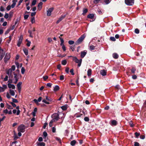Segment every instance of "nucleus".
Segmentation results:
<instances>
[{"label":"nucleus","instance_id":"49","mask_svg":"<svg viewBox=\"0 0 146 146\" xmlns=\"http://www.w3.org/2000/svg\"><path fill=\"white\" fill-rule=\"evenodd\" d=\"M110 39L111 40L113 41H115L116 40L115 38L114 37H111Z\"/></svg>","mask_w":146,"mask_h":146},{"label":"nucleus","instance_id":"12","mask_svg":"<svg viewBox=\"0 0 146 146\" xmlns=\"http://www.w3.org/2000/svg\"><path fill=\"white\" fill-rule=\"evenodd\" d=\"M117 123V121L115 120H112L110 122V124L112 126H115Z\"/></svg>","mask_w":146,"mask_h":146},{"label":"nucleus","instance_id":"48","mask_svg":"<svg viewBox=\"0 0 146 146\" xmlns=\"http://www.w3.org/2000/svg\"><path fill=\"white\" fill-rule=\"evenodd\" d=\"M27 40V45L28 46H29L31 45V42L29 41L28 40Z\"/></svg>","mask_w":146,"mask_h":146},{"label":"nucleus","instance_id":"60","mask_svg":"<svg viewBox=\"0 0 146 146\" xmlns=\"http://www.w3.org/2000/svg\"><path fill=\"white\" fill-rule=\"evenodd\" d=\"M52 84L50 83H48L47 84L46 86L49 87H51Z\"/></svg>","mask_w":146,"mask_h":146},{"label":"nucleus","instance_id":"15","mask_svg":"<svg viewBox=\"0 0 146 146\" xmlns=\"http://www.w3.org/2000/svg\"><path fill=\"white\" fill-rule=\"evenodd\" d=\"M87 53V51L86 50H84L83 51H82L81 53V57L82 58H83L86 55Z\"/></svg>","mask_w":146,"mask_h":146},{"label":"nucleus","instance_id":"34","mask_svg":"<svg viewBox=\"0 0 146 146\" xmlns=\"http://www.w3.org/2000/svg\"><path fill=\"white\" fill-rule=\"evenodd\" d=\"M55 139L56 140L58 141L60 143H61V140L59 138L56 137H55Z\"/></svg>","mask_w":146,"mask_h":146},{"label":"nucleus","instance_id":"9","mask_svg":"<svg viewBox=\"0 0 146 146\" xmlns=\"http://www.w3.org/2000/svg\"><path fill=\"white\" fill-rule=\"evenodd\" d=\"M66 15H61L60 17L58 18V19L56 23L57 24H58L66 17Z\"/></svg>","mask_w":146,"mask_h":146},{"label":"nucleus","instance_id":"62","mask_svg":"<svg viewBox=\"0 0 146 146\" xmlns=\"http://www.w3.org/2000/svg\"><path fill=\"white\" fill-rule=\"evenodd\" d=\"M3 112L5 114H7L8 113V110L7 109H5L3 111Z\"/></svg>","mask_w":146,"mask_h":146},{"label":"nucleus","instance_id":"44","mask_svg":"<svg viewBox=\"0 0 146 146\" xmlns=\"http://www.w3.org/2000/svg\"><path fill=\"white\" fill-rule=\"evenodd\" d=\"M101 0H94L93 2L94 4H96L98 3Z\"/></svg>","mask_w":146,"mask_h":146},{"label":"nucleus","instance_id":"43","mask_svg":"<svg viewBox=\"0 0 146 146\" xmlns=\"http://www.w3.org/2000/svg\"><path fill=\"white\" fill-rule=\"evenodd\" d=\"M64 79V76L63 75H61L60 76V80H63Z\"/></svg>","mask_w":146,"mask_h":146},{"label":"nucleus","instance_id":"38","mask_svg":"<svg viewBox=\"0 0 146 146\" xmlns=\"http://www.w3.org/2000/svg\"><path fill=\"white\" fill-rule=\"evenodd\" d=\"M104 1L106 4H108L110 2V0H104Z\"/></svg>","mask_w":146,"mask_h":146},{"label":"nucleus","instance_id":"64","mask_svg":"<svg viewBox=\"0 0 146 146\" xmlns=\"http://www.w3.org/2000/svg\"><path fill=\"white\" fill-rule=\"evenodd\" d=\"M134 146H139V144L137 142L134 143Z\"/></svg>","mask_w":146,"mask_h":146},{"label":"nucleus","instance_id":"56","mask_svg":"<svg viewBox=\"0 0 146 146\" xmlns=\"http://www.w3.org/2000/svg\"><path fill=\"white\" fill-rule=\"evenodd\" d=\"M59 38H60L61 43H64V40L63 38H62V37H60V36H59Z\"/></svg>","mask_w":146,"mask_h":146},{"label":"nucleus","instance_id":"4","mask_svg":"<svg viewBox=\"0 0 146 146\" xmlns=\"http://www.w3.org/2000/svg\"><path fill=\"white\" fill-rule=\"evenodd\" d=\"M125 4L128 5H133L134 3V0H125Z\"/></svg>","mask_w":146,"mask_h":146},{"label":"nucleus","instance_id":"35","mask_svg":"<svg viewBox=\"0 0 146 146\" xmlns=\"http://www.w3.org/2000/svg\"><path fill=\"white\" fill-rule=\"evenodd\" d=\"M68 43L69 44L72 45L74 43V41H73V40H69L68 41Z\"/></svg>","mask_w":146,"mask_h":146},{"label":"nucleus","instance_id":"2","mask_svg":"<svg viewBox=\"0 0 146 146\" xmlns=\"http://www.w3.org/2000/svg\"><path fill=\"white\" fill-rule=\"evenodd\" d=\"M25 126L23 125H21L18 127L17 130L18 131L23 133L25 131Z\"/></svg>","mask_w":146,"mask_h":146},{"label":"nucleus","instance_id":"40","mask_svg":"<svg viewBox=\"0 0 146 146\" xmlns=\"http://www.w3.org/2000/svg\"><path fill=\"white\" fill-rule=\"evenodd\" d=\"M61 109L63 110H65L67 109V107L65 106H63L61 107Z\"/></svg>","mask_w":146,"mask_h":146},{"label":"nucleus","instance_id":"17","mask_svg":"<svg viewBox=\"0 0 146 146\" xmlns=\"http://www.w3.org/2000/svg\"><path fill=\"white\" fill-rule=\"evenodd\" d=\"M100 74L103 76L106 75V72L104 70H102L100 71Z\"/></svg>","mask_w":146,"mask_h":146},{"label":"nucleus","instance_id":"36","mask_svg":"<svg viewBox=\"0 0 146 146\" xmlns=\"http://www.w3.org/2000/svg\"><path fill=\"white\" fill-rule=\"evenodd\" d=\"M12 100L13 102V103H18V101L16 99L14 98H12Z\"/></svg>","mask_w":146,"mask_h":146},{"label":"nucleus","instance_id":"23","mask_svg":"<svg viewBox=\"0 0 146 146\" xmlns=\"http://www.w3.org/2000/svg\"><path fill=\"white\" fill-rule=\"evenodd\" d=\"M16 109L17 110V115H19L20 112V111L19 110V106H17L16 107Z\"/></svg>","mask_w":146,"mask_h":146},{"label":"nucleus","instance_id":"55","mask_svg":"<svg viewBox=\"0 0 146 146\" xmlns=\"http://www.w3.org/2000/svg\"><path fill=\"white\" fill-rule=\"evenodd\" d=\"M4 17L6 19H7L9 17V15L7 13H6L4 16Z\"/></svg>","mask_w":146,"mask_h":146},{"label":"nucleus","instance_id":"52","mask_svg":"<svg viewBox=\"0 0 146 146\" xmlns=\"http://www.w3.org/2000/svg\"><path fill=\"white\" fill-rule=\"evenodd\" d=\"M84 120L86 121H88L89 120V119L88 117H85L84 118Z\"/></svg>","mask_w":146,"mask_h":146},{"label":"nucleus","instance_id":"46","mask_svg":"<svg viewBox=\"0 0 146 146\" xmlns=\"http://www.w3.org/2000/svg\"><path fill=\"white\" fill-rule=\"evenodd\" d=\"M31 22L32 23H33L35 22V19L34 17H32L31 19Z\"/></svg>","mask_w":146,"mask_h":146},{"label":"nucleus","instance_id":"5","mask_svg":"<svg viewBox=\"0 0 146 146\" xmlns=\"http://www.w3.org/2000/svg\"><path fill=\"white\" fill-rule=\"evenodd\" d=\"M10 55L9 53H7L4 58V61L5 63H6L7 61L10 59Z\"/></svg>","mask_w":146,"mask_h":146},{"label":"nucleus","instance_id":"59","mask_svg":"<svg viewBox=\"0 0 146 146\" xmlns=\"http://www.w3.org/2000/svg\"><path fill=\"white\" fill-rule=\"evenodd\" d=\"M70 48L71 49L72 51H73L74 50V46H70Z\"/></svg>","mask_w":146,"mask_h":146},{"label":"nucleus","instance_id":"16","mask_svg":"<svg viewBox=\"0 0 146 146\" xmlns=\"http://www.w3.org/2000/svg\"><path fill=\"white\" fill-rule=\"evenodd\" d=\"M94 17L93 14H90L87 16V17L91 19H93Z\"/></svg>","mask_w":146,"mask_h":146},{"label":"nucleus","instance_id":"6","mask_svg":"<svg viewBox=\"0 0 146 146\" xmlns=\"http://www.w3.org/2000/svg\"><path fill=\"white\" fill-rule=\"evenodd\" d=\"M23 39V36L22 35H21L20 37H19V39L18 41L17 44V45L18 47L20 46L22 42Z\"/></svg>","mask_w":146,"mask_h":146},{"label":"nucleus","instance_id":"25","mask_svg":"<svg viewBox=\"0 0 146 146\" xmlns=\"http://www.w3.org/2000/svg\"><path fill=\"white\" fill-rule=\"evenodd\" d=\"M59 89V87L58 86H56L54 88V91H58Z\"/></svg>","mask_w":146,"mask_h":146},{"label":"nucleus","instance_id":"54","mask_svg":"<svg viewBox=\"0 0 146 146\" xmlns=\"http://www.w3.org/2000/svg\"><path fill=\"white\" fill-rule=\"evenodd\" d=\"M70 72L72 74V75H74V70L73 69H72L70 70Z\"/></svg>","mask_w":146,"mask_h":146},{"label":"nucleus","instance_id":"28","mask_svg":"<svg viewBox=\"0 0 146 146\" xmlns=\"http://www.w3.org/2000/svg\"><path fill=\"white\" fill-rule=\"evenodd\" d=\"M43 138L44 139L46 138V137L47 136V133L46 132L44 131L43 133Z\"/></svg>","mask_w":146,"mask_h":146},{"label":"nucleus","instance_id":"18","mask_svg":"<svg viewBox=\"0 0 146 146\" xmlns=\"http://www.w3.org/2000/svg\"><path fill=\"white\" fill-rule=\"evenodd\" d=\"M15 64L16 65L18 69L19 68H20L22 66V64L21 63L19 64L17 62H15Z\"/></svg>","mask_w":146,"mask_h":146},{"label":"nucleus","instance_id":"42","mask_svg":"<svg viewBox=\"0 0 146 146\" xmlns=\"http://www.w3.org/2000/svg\"><path fill=\"white\" fill-rule=\"evenodd\" d=\"M135 32L136 34H139V30L138 29H136L135 30Z\"/></svg>","mask_w":146,"mask_h":146},{"label":"nucleus","instance_id":"10","mask_svg":"<svg viewBox=\"0 0 146 146\" xmlns=\"http://www.w3.org/2000/svg\"><path fill=\"white\" fill-rule=\"evenodd\" d=\"M54 10V8L53 7L50 8L48 9L47 11V16H50L51 15V13Z\"/></svg>","mask_w":146,"mask_h":146},{"label":"nucleus","instance_id":"27","mask_svg":"<svg viewBox=\"0 0 146 146\" xmlns=\"http://www.w3.org/2000/svg\"><path fill=\"white\" fill-rule=\"evenodd\" d=\"M113 57L115 59L117 58L118 57V55L116 53H115L113 54Z\"/></svg>","mask_w":146,"mask_h":146},{"label":"nucleus","instance_id":"13","mask_svg":"<svg viewBox=\"0 0 146 146\" xmlns=\"http://www.w3.org/2000/svg\"><path fill=\"white\" fill-rule=\"evenodd\" d=\"M13 71V70H11V69H9L7 71V74L9 76V77L12 76Z\"/></svg>","mask_w":146,"mask_h":146},{"label":"nucleus","instance_id":"22","mask_svg":"<svg viewBox=\"0 0 146 146\" xmlns=\"http://www.w3.org/2000/svg\"><path fill=\"white\" fill-rule=\"evenodd\" d=\"M92 70L89 69L87 71V75L88 76H90L91 75Z\"/></svg>","mask_w":146,"mask_h":146},{"label":"nucleus","instance_id":"8","mask_svg":"<svg viewBox=\"0 0 146 146\" xmlns=\"http://www.w3.org/2000/svg\"><path fill=\"white\" fill-rule=\"evenodd\" d=\"M59 114L57 113H55L52 115V119H56L57 121L58 119L59 118Z\"/></svg>","mask_w":146,"mask_h":146},{"label":"nucleus","instance_id":"53","mask_svg":"<svg viewBox=\"0 0 146 146\" xmlns=\"http://www.w3.org/2000/svg\"><path fill=\"white\" fill-rule=\"evenodd\" d=\"M43 78L44 80L46 81L48 78V76H43Z\"/></svg>","mask_w":146,"mask_h":146},{"label":"nucleus","instance_id":"19","mask_svg":"<svg viewBox=\"0 0 146 146\" xmlns=\"http://www.w3.org/2000/svg\"><path fill=\"white\" fill-rule=\"evenodd\" d=\"M45 144L44 142H39L37 144V146H45Z\"/></svg>","mask_w":146,"mask_h":146},{"label":"nucleus","instance_id":"50","mask_svg":"<svg viewBox=\"0 0 146 146\" xmlns=\"http://www.w3.org/2000/svg\"><path fill=\"white\" fill-rule=\"evenodd\" d=\"M135 137H138L140 135V134L139 133H138L137 132H135Z\"/></svg>","mask_w":146,"mask_h":146},{"label":"nucleus","instance_id":"39","mask_svg":"<svg viewBox=\"0 0 146 146\" xmlns=\"http://www.w3.org/2000/svg\"><path fill=\"white\" fill-rule=\"evenodd\" d=\"M90 48L91 50H94L95 48V46L93 45H91L90 46Z\"/></svg>","mask_w":146,"mask_h":146},{"label":"nucleus","instance_id":"32","mask_svg":"<svg viewBox=\"0 0 146 146\" xmlns=\"http://www.w3.org/2000/svg\"><path fill=\"white\" fill-rule=\"evenodd\" d=\"M25 70L24 67H22L21 69V72L22 74H24Z\"/></svg>","mask_w":146,"mask_h":146},{"label":"nucleus","instance_id":"14","mask_svg":"<svg viewBox=\"0 0 146 146\" xmlns=\"http://www.w3.org/2000/svg\"><path fill=\"white\" fill-rule=\"evenodd\" d=\"M7 85L8 88L10 89L12 88L13 89H14L15 88V86L13 84L8 83Z\"/></svg>","mask_w":146,"mask_h":146},{"label":"nucleus","instance_id":"63","mask_svg":"<svg viewBox=\"0 0 146 146\" xmlns=\"http://www.w3.org/2000/svg\"><path fill=\"white\" fill-rule=\"evenodd\" d=\"M0 10L1 11H4V9L3 7L1 6L0 8Z\"/></svg>","mask_w":146,"mask_h":146},{"label":"nucleus","instance_id":"3","mask_svg":"<svg viewBox=\"0 0 146 146\" xmlns=\"http://www.w3.org/2000/svg\"><path fill=\"white\" fill-rule=\"evenodd\" d=\"M86 36L85 34L82 35L77 41V43L78 44L80 43L85 38Z\"/></svg>","mask_w":146,"mask_h":146},{"label":"nucleus","instance_id":"41","mask_svg":"<svg viewBox=\"0 0 146 146\" xmlns=\"http://www.w3.org/2000/svg\"><path fill=\"white\" fill-rule=\"evenodd\" d=\"M131 72L132 73L134 74L135 73V72L136 70V69L135 68H133L131 69Z\"/></svg>","mask_w":146,"mask_h":146},{"label":"nucleus","instance_id":"61","mask_svg":"<svg viewBox=\"0 0 146 146\" xmlns=\"http://www.w3.org/2000/svg\"><path fill=\"white\" fill-rule=\"evenodd\" d=\"M6 96H7V97L8 98V99H9L11 98V96H10V95H9V94L7 92V95H6Z\"/></svg>","mask_w":146,"mask_h":146},{"label":"nucleus","instance_id":"7","mask_svg":"<svg viewBox=\"0 0 146 146\" xmlns=\"http://www.w3.org/2000/svg\"><path fill=\"white\" fill-rule=\"evenodd\" d=\"M5 54V51L0 48V56L1 57V60L3 59Z\"/></svg>","mask_w":146,"mask_h":146},{"label":"nucleus","instance_id":"11","mask_svg":"<svg viewBox=\"0 0 146 146\" xmlns=\"http://www.w3.org/2000/svg\"><path fill=\"white\" fill-rule=\"evenodd\" d=\"M2 86V87L0 86V92H3L7 88V85L3 84Z\"/></svg>","mask_w":146,"mask_h":146},{"label":"nucleus","instance_id":"30","mask_svg":"<svg viewBox=\"0 0 146 146\" xmlns=\"http://www.w3.org/2000/svg\"><path fill=\"white\" fill-rule=\"evenodd\" d=\"M21 84H22V82H19V83H18V84H17V86L18 88H21Z\"/></svg>","mask_w":146,"mask_h":146},{"label":"nucleus","instance_id":"47","mask_svg":"<svg viewBox=\"0 0 146 146\" xmlns=\"http://www.w3.org/2000/svg\"><path fill=\"white\" fill-rule=\"evenodd\" d=\"M42 102L43 103H44L47 104H49V102H47L46 100L45 99H44L42 100Z\"/></svg>","mask_w":146,"mask_h":146},{"label":"nucleus","instance_id":"33","mask_svg":"<svg viewBox=\"0 0 146 146\" xmlns=\"http://www.w3.org/2000/svg\"><path fill=\"white\" fill-rule=\"evenodd\" d=\"M36 3V0H33L31 3V6L35 5Z\"/></svg>","mask_w":146,"mask_h":146},{"label":"nucleus","instance_id":"31","mask_svg":"<svg viewBox=\"0 0 146 146\" xmlns=\"http://www.w3.org/2000/svg\"><path fill=\"white\" fill-rule=\"evenodd\" d=\"M88 12V9H83V13L82 14L84 15L85 14Z\"/></svg>","mask_w":146,"mask_h":146},{"label":"nucleus","instance_id":"21","mask_svg":"<svg viewBox=\"0 0 146 146\" xmlns=\"http://www.w3.org/2000/svg\"><path fill=\"white\" fill-rule=\"evenodd\" d=\"M23 52L26 55H27L28 54V51L27 49L24 48L23 49Z\"/></svg>","mask_w":146,"mask_h":146},{"label":"nucleus","instance_id":"20","mask_svg":"<svg viewBox=\"0 0 146 146\" xmlns=\"http://www.w3.org/2000/svg\"><path fill=\"white\" fill-rule=\"evenodd\" d=\"M9 93L12 96H14L15 95V92L13 90L11 89L9 90Z\"/></svg>","mask_w":146,"mask_h":146},{"label":"nucleus","instance_id":"58","mask_svg":"<svg viewBox=\"0 0 146 146\" xmlns=\"http://www.w3.org/2000/svg\"><path fill=\"white\" fill-rule=\"evenodd\" d=\"M11 7V6L9 5L7 7L6 9L8 11H9L10 10Z\"/></svg>","mask_w":146,"mask_h":146},{"label":"nucleus","instance_id":"26","mask_svg":"<svg viewBox=\"0 0 146 146\" xmlns=\"http://www.w3.org/2000/svg\"><path fill=\"white\" fill-rule=\"evenodd\" d=\"M76 143V141L75 140H73L71 142L70 145L72 146H74Z\"/></svg>","mask_w":146,"mask_h":146},{"label":"nucleus","instance_id":"37","mask_svg":"<svg viewBox=\"0 0 146 146\" xmlns=\"http://www.w3.org/2000/svg\"><path fill=\"white\" fill-rule=\"evenodd\" d=\"M129 124L130 126L131 127H132L134 126V125L132 122L131 121H130L129 122Z\"/></svg>","mask_w":146,"mask_h":146},{"label":"nucleus","instance_id":"57","mask_svg":"<svg viewBox=\"0 0 146 146\" xmlns=\"http://www.w3.org/2000/svg\"><path fill=\"white\" fill-rule=\"evenodd\" d=\"M56 129L55 127H52V131L53 133H55L56 132Z\"/></svg>","mask_w":146,"mask_h":146},{"label":"nucleus","instance_id":"1","mask_svg":"<svg viewBox=\"0 0 146 146\" xmlns=\"http://www.w3.org/2000/svg\"><path fill=\"white\" fill-rule=\"evenodd\" d=\"M73 60L76 63H78V66L80 67L81 66L82 63V60L80 59L79 60L76 57L74 56L73 57Z\"/></svg>","mask_w":146,"mask_h":146},{"label":"nucleus","instance_id":"29","mask_svg":"<svg viewBox=\"0 0 146 146\" xmlns=\"http://www.w3.org/2000/svg\"><path fill=\"white\" fill-rule=\"evenodd\" d=\"M62 64L63 65H65L67 63V61L66 60H63L61 62Z\"/></svg>","mask_w":146,"mask_h":146},{"label":"nucleus","instance_id":"51","mask_svg":"<svg viewBox=\"0 0 146 146\" xmlns=\"http://www.w3.org/2000/svg\"><path fill=\"white\" fill-rule=\"evenodd\" d=\"M28 32L29 33L30 35L29 36L32 38L33 37V36L32 35V32L30 30H29L28 31Z\"/></svg>","mask_w":146,"mask_h":146},{"label":"nucleus","instance_id":"24","mask_svg":"<svg viewBox=\"0 0 146 146\" xmlns=\"http://www.w3.org/2000/svg\"><path fill=\"white\" fill-rule=\"evenodd\" d=\"M43 3L42 2H40L38 5V7L39 9L40 10L42 7V5Z\"/></svg>","mask_w":146,"mask_h":146},{"label":"nucleus","instance_id":"45","mask_svg":"<svg viewBox=\"0 0 146 146\" xmlns=\"http://www.w3.org/2000/svg\"><path fill=\"white\" fill-rule=\"evenodd\" d=\"M13 71H14L15 70V65H13L11 68H10Z\"/></svg>","mask_w":146,"mask_h":146}]
</instances>
